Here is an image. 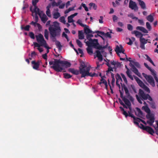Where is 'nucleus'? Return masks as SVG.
Returning a JSON list of instances; mask_svg holds the SVG:
<instances>
[{
    "label": "nucleus",
    "instance_id": "nucleus-1",
    "mask_svg": "<svg viewBox=\"0 0 158 158\" xmlns=\"http://www.w3.org/2000/svg\"><path fill=\"white\" fill-rule=\"evenodd\" d=\"M50 33V37L52 41L55 42V44L59 51L61 50L62 46L60 42L57 40L56 37L59 36L60 34V28L59 23L57 22L54 23V25L50 26L48 28Z\"/></svg>",
    "mask_w": 158,
    "mask_h": 158
},
{
    "label": "nucleus",
    "instance_id": "nucleus-2",
    "mask_svg": "<svg viewBox=\"0 0 158 158\" xmlns=\"http://www.w3.org/2000/svg\"><path fill=\"white\" fill-rule=\"evenodd\" d=\"M54 56L56 57H59L60 59H55L54 61L51 60L49 61V65H52V66L50 67L51 68L56 72H59L65 70L66 68L69 67V62L66 61L61 60L60 59V58L62 57L61 56H59V54L57 55L54 54Z\"/></svg>",
    "mask_w": 158,
    "mask_h": 158
},
{
    "label": "nucleus",
    "instance_id": "nucleus-3",
    "mask_svg": "<svg viewBox=\"0 0 158 158\" xmlns=\"http://www.w3.org/2000/svg\"><path fill=\"white\" fill-rule=\"evenodd\" d=\"M85 43L88 46L94 47V48L99 49L96 51L97 57L100 61H101L103 60L102 54L104 55L106 54L104 52V49L107 48V44L105 46H100L98 42V40H92L91 39H89V41H87Z\"/></svg>",
    "mask_w": 158,
    "mask_h": 158
},
{
    "label": "nucleus",
    "instance_id": "nucleus-4",
    "mask_svg": "<svg viewBox=\"0 0 158 158\" xmlns=\"http://www.w3.org/2000/svg\"><path fill=\"white\" fill-rule=\"evenodd\" d=\"M79 70L80 74H81V77H85L88 76L92 77L98 76V75L95 73L91 74V73H89L90 70V67H87L83 62L81 64Z\"/></svg>",
    "mask_w": 158,
    "mask_h": 158
},
{
    "label": "nucleus",
    "instance_id": "nucleus-5",
    "mask_svg": "<svg viewBox=\"0 0 158 158\" xmlns=\"http://www.w3.org/2000/svg\"><path fill=\"white\" fill-rule=\"evenodd\" d=\"M139 94L140 97L137 94L135 95V97L138 102L140 104L142 103V101L143 100L148 99L150 101L152 100V98L148 94H145L143 91L141 89H139Z\"/></svg>",
    "mask_w": 158,
    "mask_h": 158
},
{
    "label": "nucleus",
    "instance_id": "nucleus-6",
    "mask_svg": "<svg viewBox=\"0 0 158 158\" xmlns=\"http://www.w3.org/2000/svg\"><path fill=\"white\" fill-rule=\"evenodd\" d=\"M37 42L41 44V46H44L47 49H49L48 46L46 41L44 40L43 35L40 33L35 36Z\"/></svg>",
    "mask_w": 158,
    "mask_h": 158
},
{
    "label": "nucleus",
    "instance_id": "nucleus-7",
    "mask_svg": "<svg viewBox=\"0 0 158 158\" xmlns=\"http://www.w3.org/2000/svg\"><path fill=\"white\" fill-rule=\"evenodd\" d=\"M134 78L136 81L138 85L142 88L147 93H150V89L149 88L147 87L143 82L140 80L137 77L134 76Z\"/></svg>",
    "mask_w": 158,
    "mask_h": 158
},
{
    "label": "nucleus",
    "instance_id": "nucleus-8",
    "mask_svg": "<svg viewBox=\"0 0 158 158\" xmlns=\"http://www.w3.org/2000/svg\"><path fill=\"white\" fill-rule=\"evenodd\" d=\"M142 75L146 79L147 81L153 87L155 86V84L154 79L152 77L149 75H147L145 73H143Z\"/></svg>",
    "mask_w": 158,
    "mask_h": 158
},
{
    "label": "nucleus",
    "instance_id": "nucleus-9",
    "mask_svg": "<svg viewBox=\"0 0 158 158\" xmlns=\"http://www.w3.org/2000/svg\"><path fill=\"white\" fill-rule=\"evenodd\" d=\"M37 11L38 13V15L41 18V21L43 23H45L48 19V17L46 15L43 13L42 11H40V9L39 11L38 10Z\"/></svg>",
    "mask_w": 158,
    "mask_h": 158
},
{
    "label": "nucleus",
    "instance_id": "nucleus-10",
    "mask_svg": "<svg viewBox=\"0 0 158 158\" xmlns=\"http://www.w3.org/2000/svg\"><path fill=\"white\" fill-rule=\"evenodd\" d=\"M129 7L135 11H137L138 9V6L135 2L130 0L129 5Z\"/></svg>",
    "mask_w": 158,
    "mask_h": 158
},
{
    "label": "nucleus",
    "instance_id": "nucleus-11",
    "mask_svg": "<svg viewBox=\"0 0 158 158\" xmlns=\"http://www.w3.org/2000/svg\"><path fill=\"white\" fill-rule=\"evenodd\" d=\"M144 64L145 67L151 72L153 76L156 81V82L158 83V79L156 76V74L155 73V72L154 70L151 69V68L149 67L146 63H144Z\"/></svg>",
    "mask_w": 158,
    "mask_h": 158
},
{
    "label": "nucleus",
    "instance_id": "nucleus-12",
    "mask_svg": "<svg viewBox=\"0 0 158 158\" xmlns=\"http://www.w3.org/2000/svg\"><path fill=\"white\" fill-rule=\"evenodd\" d=\"M141 125L143 129L146 130L151 135H153V134L154 133V131L151 127L148 126L145 127L142 124H141Z\"/></svg>",
    "mask_w": 158,
    "mask_h": 158
},
{
    "label": "nucleus",
    "instance_id": "nucleus-13",
    "mask_svg": "<svg viewBox=\"0 0 158 158\" xmlns=\"http://www.w3.org/2000/svg\"><path fill=\"white\" fill-rule=\"evenodd\" d=\"M40 63H42V62L40 60H38L37 62H36L35 60L32 61L31 64L33 65V69L35 70H38Z\"/></svg>",
    "mask_w": 158,
    "mask_h": 158
},
{
    "label": "nucleus",
    "instance_id": "nucleus-14",
    "mask_svg": "<svg viewBox=\"0 0 158 158\" xmlns=\"http://www.w3.org/2000/svg\"><path fill=\"white\" fill-rule=\"evenodd\" d=\"M110 63L112 66V69H114L115 70L116 68L120 67L121 66V64L119 62H118L114 60L111 61Z\"/></svg>",
    "mask_w": 158,
    "mask_h": 158
},
{
    "label": "nucleus",
    "instance_id": "nucleus-15",
    "mask_svg": "<svg viewBox=\"0 0 158 158\" xmlns=\"http://www.w3.org/2000/svg\"><path fill=\"white\" fill-rule=\"evenodd\" d=\"M115 51L118 54V56H119V54L117 53V52H119L120 53H123L124 54V50L123 49L122 46L121 45H119V46L117 45L116 46L115 50Z\"/></svg>",
    "mask_w": 158,
    "mask_h": 158
},
{
    "label": "nucleus",
    "instance_id": "nucleus-16",
    "mask_svg": "<svg viewBox=\"0 0 158 158\" xmlns=\"http://www.w3.org/2000/svg\"><path fill=\"white\" fill-rule=\"evenodd\" d=\"M135 115L138 117L142 118L143 116V113L141 110L138 108H136L135 111Z\"/></svg>",
    "mask_w": 158,
    "mask_h": 158
},
{
    "label": "nucleus",
    "instance_id": "nucleus-17",
    "mask_svg": "<svg viewBox=\"0 0 158 158\" xmlns=\"http://www.w3.org/2000/svg\"><path fill=\"white\" fill-rule=\"evenodd\" d=\"M131 34H135L137 37H139L140 39L142 37L143 35L142 33L137 31H134L131 32Z\"/></svg>",
    "mask_w": 158,
    "mask_h": 158
},
{
    "label": "nucleus",
    "instance_id": "nucleus-18",
    "mask_svg": "<svg viewBox=\"0 0 158 158\" xmlns=\"http://www.w3.org/2000/svg\"><path fill=\"white\" fill-rule=\"evenodd\" d=\"M123 88L127 96V97L129 98L131 101H132L133 99V98L131 97L130 96L129 91L127 88L126 86H124L123 87Z\"/></svg>",
    "mask_w": 158,
    "mask_h": 158
},
{
    "label": "nucleus",
    "instance_id": "nucleus-19",
    "mask_svg": "<svg viewBox=\"0 0 158 158\" xmlns=\"http://www.w3.org/2000/svg\"><path fill=\"white\" fill-rule=\"evenodd\" d=\"M32 7H30V11L32 12V13L34 12L35 13V20L36 22H37L38 20V17L37 16V15H38V10H35V9H33V10H32Z\"/></svg>",
    "mask_w": 158,
    "mask_h": 158
},
{
    "label": "nucleus",
    "instance_id": "nucleus-20",
    "mask_svg": "<svg viewBox=\"0 0 158 158\" xmlns=\"http://www.w3.org/2000/svg\"><path fill=\"white\" fill-rule=\"evenodd\" d=\"M84 32L87 35L89 33H93V32L89 29V27L87 25L84 27Z\"/></svg>",
    "mask_w": 158,
    "mask_h": 158
},
{
    "label": "nucleus",
    "instance_id": "nucleus-21",
    "mask_svg": "<svg viewBox=\"0 0 158 158\" xmlns=\"http://www.w3.org/2000/svg\"><path fill=\"white\" fill-rule=\"evenodd\" d=\"M123 100L127 105V107L131 106V104L130 101L125 97H122Z\"/></svg>",
    "mask_w": 158,
    "mask_h": 158
},
{
    "label": "nucleus",
    "instance_id": "nucleus-22",
    "mask_svg": "<svg viewBox=\"0 0 158 158\" xmlns=\"http://www.w3.org/2000/svg\"><path fill=\"white\" fill-rule=\"evenodd\" d=\"M123 100L127 105V107L131 106V104L130 101L125 97H122Z\"/></svg>",
    "mask_w": 158,
    "mask_h": 158
},
{
    "label": "nucleus",
    "instance_id": "nucleus-23",
    "mask_svg": "<svg viewBox=\"0 0 158 158\" xmlns=\"http://www.w3.org/2000/svg\"><path fill=\"white\" fill-rule=\"evenodd\" d=\"M136 29L137 30L142 31L145 33H148V31L144 27L141 26H138L136 27Z\"/></svg>",
    "mask_w": 158,
    "mask_h": 158
},
{
    "label": "nucleus",
    "instance_id": "nucleus-24",
    "mask_svg": "<svg viewBox=\"0 0 158 158\" xmlns=\"http://www.w3.org/2000/svg\"><path fill=\"white\" fill-rule=\"evenodd\" d=\"M78 36L80 40H83L84 39L85 36L82 30L79 31H78Z\"/></svg>",
    "mask_w": 158,
    "mask_h": 158
},
{
    "label": "nucleus",
    "instance_id": "nucleus-25",
    "mask_svg": "<svg viewBox=\"0 0 158 158\" xmlns=\"http://www.w3.org/2000/svg\"><path fill=\"white\" fill-rule=\"evenodd\" d=\"M39 1V0H32V5L34 6V9H35V10H37L39 11V9L36 6V4L37 2Z\"/></svg>",
    "mask_w": 158,
    "mask_h": 158
},
{
    "label": "nucleus",
    "instance_id": "nucleus-26",
    "mask_svg": "<svg viewBox=\"0 0 158 158\" xmlns=\"http://www.w3.org/2000/svg\"><path fill=\"white\" fill-rule=\"evenodd\" d=\"M127 108H128L129 110V111H128V112L129 114H128V116H129L133 118L134 120L135 119V118L134 115L132 114L134 110H132L131 107V106L128 107H127Z\"/></svg>",
    "mask_w": 158,
    "mask_h": 158
},
{
    "label": "nucleus",
    "instance_id": "nucleus-27",
    "mask_svg": "<svg viewBox=\"0 0 158 158\" xmlns=\"http://www.w3.org/2000/svg\"><path fill=\"white\" fill-rule=\"evenodd\" d=\"M51 5L50 4H49L48 5V6H47L46 8L47 10L46 12L47 15L49 17H51V14L50 13V8L51 7Z\"/></svg>",
    "mask_w": 158,
    "mask_h": 158
},
{
    "label": "nucleus",
    "instance_id": "nucleus-28",
    "mask_svg": "<svg viewBox=\"0 0 158 158\" xmlns=\"http://www.w3.org/2000/svg\"><path fill=\"white\" fill-rule=\"evenodd\" d=\"M134 123L135 124H138L139 123L138 122H140V121L142 122L144 124L146 125V123L142 119H140L139 118H135V119H134Z\"/></svg>",
    "mask_w": 158,
    "mask_h": 158
},
{
    "label": "nucleus",
    "instance_id": "nucleus-29",
    "mask_svg": "<svg viewBox=\"0 0 158 158\" xmlns=\"http://www.w3.org/2000/svg\"><path fill=\"white\" fill-rule=\"evenodd\" d=\"M139 4L141 6L142 8L143 9H145L146 8V6L145 3L141 0H139L138 1Z\"/></svg>",
    "mask_w": 158,
    "mask_h": 158
},
{
    "label": "nucleus",
    "instance_id": "nucleus-30",
    "mask_svg": "<svg viewBox=\"0 0 158 158\" xmlns=\"http://www.w3.org/2000/svg\"><path fill=\"white\" fill-rule=\"evenodd\" d=\"M62 2V1L61 0H59L57 2L55 1H53L52 3V6L53 7L55 6H58Z\"/></svg>",
    "mask_w": 158,
    "mask_h": 158
},
{
    "label": "nucleus",
    "instance_id": "nucleus-31",
    "mask_svg": "<svg viewBox=\"0 0 158 158\" xmlns=\"http://www.w3.org/2000/svg\"><path fill=\"white\" fill-rule=\"evenodd\" d=\"M146 19L148 21L151 23L154 20L153 16L151 15L146 17Z\"/></svg>",
    "mask_w": 158,
    "mask_h": 158
},
{
    "label": "nucleus",
    "instance_id": "nucleus-32",
    "mask_svg": "<svg viewBox=\"0 0 158 158\" xmlns=\"http://www.w3.org/2000/svg\"><path fill=\"white\" fill-rule=\"evenodd\" d=\"M70 72L76 75H78L80 73V70L78 71L77 70H75L73 69H70Z\"/></svg>",
    "mask_w": 158,
    "mask_h": 158
},
{
    "label": "nucleus",
    "instance_id": "nucleus-33",
    "mask_svg": "<svg viewBox=\"0 0 158 158\" xmlns=\"http://www.w3.org/2000/svg\"><path fill=\"white\" fill-rule=\"evenodd\" d=\"M89 5L90 6L89 8L90 9L92 8L94 10H96L97 9V6L94 3L92 2L90 3L89 4Z\"/></svg>",
    "mask_w": 158,
    "mask_h": 158
},
{
    "label": "nucleus",
    "instance_id": "nucleus-34",
    "mask_svg": "<svg viewBox=\"0 0 158 158\" xmlns=\"http://www.w3.org/2000/svg\"><path fill=\"white\" fill-rule=\"evenodd\" d=\"M125 67L127 69V71L126 72V73L127 75V76L129 77L132 80H133V77L131 75L130 71L127 67V65H125Z\"/></svg>",
    "mask_w": 158,
    "mask_h": 158
},
{
    "label": "nucleus",
    "instance_id": "nucleus-35",
    "mask_svg": "<svg viewBox=\"0 0 158 158\" xmlns=\"http://www.w3.org/2000/svg\"><path fill=\"white\" fill-rule=\"evenodd\" d=\"M132 70L139 77H140V74L139 72L138 69L135 67L132 69Z\"/></svg>",
    "mask_w": 158,
    "mask_h": 158
},
{
    "label": "nucleus",
    "instance_id": "nucleus-36",
    "mask_svg": "<svg viewBox=\"0 0 158 158\" xmlns=\"http://www.w3.org/2000/svg\"><path fill=\"white\" fill-rule=\"evenodd\" d=\"M53 18L55 19H57L59 18L60 16V14L58 12H54L53 14Z\"/></svg>",
    "mask_w": 158,
    "mask_h": 158
},
{
    "label": "nucleus",
    "instance_id": "nucleus-37",
    "mask_svg": "<svg viewBox=\"0 0 158 158\" xmlns=\"http://www.w3.org/2000/svg\"><path fill=\"white\" fill-rule=\"evenodd\" d=\"M108 61L110 62L109 63H107L106 64L108 67V70L107 71V72H109L110 71H113V70H112V66L111 64L110 63V61L109 60H108Z\"/></svg>",
    "mask_w": 158,
    "mask_h": 158
},
{
    "label": "nucleus",
    "instance_id": "nucleus-38",
    "mask_svg": "<svg viewBox=\"0 0 158 158\" xmlns=\"http://www.w3.org/2000/svg\"><path fill=\"white\" fill-rule=\"evenodd\" d=\"M49 32L47 29H45L44 32V36L46 39L48 40V39Z\"/></svg>",
    "mask_w": 158,
    "mask_h": 158
},
{
    "label": "nucleus",
    "instance_id": "nucleus-39",
    "mask_svg": "<svg viewBox=\"0 0 158 158\" xmlns=\"http://www.w3.org/2000/svg\"><path fill=\"white\" fill-rule=\"evenodd\" d=\"M147 118L148 119H153L154 118V115L153 114H151L150 112L147 113L146 115Z\"/></svg>",
    "mask_w": 158,
    "mask_h": 158
},
{
    "label": "nucleus",
    "instance_id": "nucleus-40",
    "mask_svg": "<svg viewBox=\"0 0 158 158\" xmlns=\"http://www.w3.org/2000/svg\"><path fill=\"white\" fill-rule=\"evenodd\" d=\"M149 119L147 121V123L148 124L152 126V125L153 123L154 122V118L153 119Z\"/></svg>",
    "mask_w": 158,
    "mask_h": 158
},
{
    "label": "nucleus",
    "instance_id": "nucleus-41",
    "mask_svg": "<svg viewBox=\"0 0 158 158\" xmlns=\"http://www.w3.org/2000/svg\"><path fill=\"white\" fill-rule=\"evenodd\" d=\"M147 40L142 37L140 39V43L145 44L147 43Z\"/></svg>",
    "mask_w": 158,
    "mask_h": 158
},
{
    "label": "nucleus",
    "instance_id": "nucleus-42",
    "mask_svg": "<svg viewBox=\"0 0 158 158\" xmlns=\"http://www.w3.org/2000/svg\"><path fill=\"white\" fill-rule=\"evenodd\" d=\"M116 82H121L122 81V78L118 74H117L116 76Z\"/></svg>",
    "mask_w": 158,
    "mask_h": 158
},
{
    "label": "nucleus",
    "instance_id": "nucleus-43",
    "mask_svg": "<svg viewBox=\"0 0 158 158\" xmlns=\"http://www.w3.org/2000/svg\"><path fill=\"white\" fill-rule=\"evenodd\" d=\"M145 56L146 57V60L149 61L153 65L155 66L151 58L147 55H145Z\"/></svg>",
    "mask_w": 158,
    "mask_h": 158
},
{
    "label": "nucleus",
    "instance_id": "nucleus-44",
    "mask_svg": "<svg viewBox=\"0 0 158 158\" xmlns=\"http://www.w3.org/2000/svg\"><path fill=\"white\" fill-rule=\"evenodd\" d=\"M120 108L121 110L123 111V114L125 115L126 117H127L128 116V114L127 112L124 110V109L123 108L121 107H120Z\"/></svg>",
    "mask_w": 158,
    "mask_h": 158
},
{
    "label": "nucleus",
    "instance_id": "nucleus-45",
    "mask_svg": "<svg viewBox=\"0 0 158 158\" xmlns=\"http://www.w3.org/2000/svg\"><path fill=\"white\" fill-rule=\"evenodd\" d=\"M87 50L88 53L89 54H92L93 53L92 49L90 46H88V47L87 48Z\"/></svg>",
    "mask_w": 158,
    "mask_h": 158
},
{
    "label": "nucleus",
    "instance_id": "nucleus-46",
    "mask_svg": "<svg viewBox=\"0 0 158 158\" xmlns=\"http://www.w3.org/2000/svg\"><path fill=\"white\" fill-rule=\"evenodd\" d=\"M61 23H63L64 24H66V21L65 19L64 16L60 17L59 19Z\"/></svg>",
    "mask_w": 158,
    "mask_h": 158
},
{
    "label": "nucleus",
    "instance_id": "nucleus-47",
    "mask_svg": "<svg viewBox=\"0 0 158 158\" xmlns=\"http://www.w3.org/2000/svg\"><path fill=\"white\" fill-rule=\"evenodd\" d=\"M142 108H144L145 111L147 113L150 112V110L148 107L147 106H144L142 107Z\"/></svg>",
    "mask_w": 158,
    "mask_h": 158
},
{
    "label": "nucleus",
    "instance_id": "nucleus-48",
    "mask_svg": "<svg viewBox=\"0 0 158 158\" xmlns=\"http://www.w3.org/2000/svg\"><path fill=\"white\" fill-rule=\"evenodd\" d=\"M146 26L147 28L148 29L149 31H150L151 30L152 27L150 23L149 22H147L146 23Z\"/></svg>",
    "mask_w": 158,
    "mask_h": 158
},
{
    "label": "nucleus",
    "instance_id": "nucleus-49",
    "mask_svg": "<svg viewBox=\"0 0 158 158\" xmlns=\"http://www.w3.org/2000/svg\"><path fill=\"white\" fill-rule=\"evenodd\" d=\"M128 16L131 18L133 19H135L136 20L138 19V18L136 17H135L133 14H130L128 15Z\"/></svg>",
    "mask_w": 158,
    "mask_h": 158
},
{
    "label": "nucleus",
    "instance_id": "nucleus-50",
    "mask_svg": "<svg viewBox=\"0 0 158 158\" xmlns=\"http://www.w3.org/2000/svg\"><path fill=\"white\" fill-rule=\"evenodd\" d=\"M76 42L77 44L80 47H82V43L80 41L78 40H76Z\"/></svg>",
    "mask_w": 158,
    "mask_h": 158
},
{
    "label": "nucleus",
    "instance_id": "nucleus-51",
    "mask_svg": "<svg viewBox=\"0 0 158 158\" xmlns=\"http://www.w3.org/2000/svg\"><path fill=\"white\" fill-rule=\"evenodd\" d=\"M77 23L79 24L82 27H84L86 26V25H84L82 23V21H81L79 19L78 20V21L77 22Z\"/></svg>",
    "mask_w": 158,
    "mask_h": 158
},
{
    "label": "nucleus",
    "instance_id": "nucleus-52",
    "mask_svg": "<svg viewBox=\"0 0 158 158\" xmlns=\"http://www.w3.org/2000/svg\"><path fill=\"white\" fill-rule=\"evenodd\" d=\"M29 36L32 39H34L35 38V35L32 32H30L29 34Z\"/></svg>",
    "mask_w": 158,
    "mask_h": 158
},
{
    "label": "nucleus",
    "instance_id": "nucleus-53",
    "mask_svg": "<svg viewBox=\"0 0 158 158\" xmlns=\"http://www.w3.org/2000/svg\"><path fill=\"white\" fill-rule=\"evenodd\" d=\"M132 63L137 68H139L140 67V65L138 62L133 61H132Z\"/></svg>",
    "mask_w": 158,
    "mask_h": 158
},
{
    "label": "nucleus",
    "instance_id": "nucleus-54",
    "mask_svg": "<svg viewBox=\"0 0 158 158\" xmlns=\"http://www.w3.org/2000/svg\"><path fill=\"white\" fill-rule=\"evenodd\" d=\"M127 28L128 30L132 31L133 30V26L130 24H128L127 25Z\"/></svg>",
    "mask_w": 158,
    "mask_h": 158
},
{
    "label": "nucleus",
    "instance_id": "nucleus-55",
    "mask_svg": "<svg viewBox=\"0 0 158 158\" xmlns=\"http://www.w3.org/2000/svg\"><path fill=\"white\" fill-rule=\"evenodd\" d=\"M138 20V23H139V24L142 25H144V23L143 21V20L142 19H137Z\"/></svg>",
    "mask_w": 158,
    "mask_h": 158
},
{
    "label": "nucleus",
    "instance_id": "nucleus-56",
    "mask_svg": "<svg viewBox=\"0 0 158 158\" xmlns=\"http://www.w3.org/2000/svg\"><path fill=\"white\" fill-rule=\"evenodd\" d=\"M81 6L84 8L85 10L86 11H87L89 10L88 7L86 6L85 4L82 3Z\"/></svg>",
    "mask_w": 158,
    "mask_h": 158
},
{
    "label": "nucleus",
    "instance_id": "nucleus-57",
    "mask_svg": "<svg viewBox=\"0 0 158 158\" xmlns=\"http://www.w3.org/2000/svg\"><path fill=\"white\" fill-rule=\"evenodd\" d=\"M101 81H102V83L105 84V85H106V87L107 85V82L104 79H103V78H102L101 79Z\"/></svg>",
    "mask_w": 158,
    "mask_h": 158
},
{
    "label": "nucleus",
    "instance_id": "nucleus-58",
    "mask_svg": "<svg viewBox=\"0 0 158 158\" xmlns=\"http://www.w3.org/2000/svg\"><path fill=\"white\" fill-rule=\"evenodd\" d=\"M111 76L112 78V80L111 81V84L112 85H113L115 82V80L114 77V76L113 74H112Z\"/></svg>",
    "mask_w": 158,
    "mask_h": 158
},
{
    "label": "nucleus",
    "instance_id": "nucleus-59",
    "mask_svg": "<svg viewBox=\"0 0 158 158\" xmlns=\"http://www.w3.org/2000/svg\"><path fill=\"white\" fill-rule=\"evenodd\" d=\"M62 35L63 37H65L67 39L68 41H69L67 35L64 32H63Z\"/></svg>",
    "mask_w": 158,
    "mask_h": 158
},
{
    "label": "nucleus",
    "instance_id": "nucleus-60",
    "mask_svg": "<svg viewBox=\"0 0 158 158\" xmlns=\"http://www.w3.org/2000/svg\"><path fill=\"white\" fill-rule=\"evenodd\" d=\"M94 33L100 34L101 35H104L105 34V33H104V32H102V31H95L94 32H93V33Z\"/></svg>",
    "mask_w": 158,
    "mask_h": 158
},
{
    "label": "nucleus",
    "instance_id": "nucleus-61",
    "mask_svg": "<svg viewBox=\"0 0 158 158\" xmlns=\"http://www.w3.org/2000/svg\"><path fill=\"white\" fill-rule=\"evenodd\" d=\"M30 26L29 25H27L24 28V29L26 31H29Z\"/></svg>",
    "mask_w": 158,
    "mask_h": 158
},
{
    "label": "nucleus",
    "instance_id": "nucleus-62",
    "mask_svg": "<svg viewBox=\"0 0 158 158\" xmlns=\"http://www.w3.org/2000/svg\"><path fill=\"white\" fill-rule=\"evenodd\" d=\"M33 44L34 45V47H38V48H39L40 46H41V44L40 45L39 44L36 42H34Z\"/></svg>",
    "mask_w": 158,
    "mask_h": 158
},
{
    "label": "nucleus",
    "instance_id": "nucleus-63",
    "mask_svg": "<svg viewBox=\"0 0 158 158\" xmlns=\"http://www.w3.org/2000/svg\"><path fill=\"white\" fill-rule=\"evenodd\" d=\"M121 75L124 82L125 83H127V80L126 79V78L125 76L123 74H121Z\"/></svg>",
    "mask_w": 158,
    "mask_h": 158
},
{
    "label": "nucleus",
    "instance_id": "nucleus-64",
    "mask_svg": "<svg viewBox=\"0 0 158 158\" xmlns=\"http://www.w3.org/2000/svg\"><path fill=\"white\" fill-rule=\"evenodd\" d=\"M104 35L106 36V37H109L110 38H111L110 35V33L109 32H107L105 34V33Z\"/></svg>",
    "mask_w": 158,
    "mask_h": 158
}]
</instances>
